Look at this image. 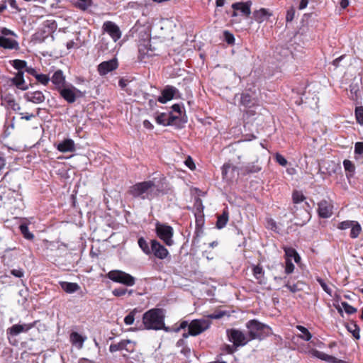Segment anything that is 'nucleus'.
<instances>
[{"mask_svg": "<svg viewBox=\"0 0 363 363\" xmlns=\"http://www.w3.org/2000/svg\"><path fill=\"white\" fill-rule=\"evenodd\" d=\"M13 84L21 90H26L28 86L25 85L23 72H18L16 76L11 79Z\"/></svg>", "mask_w": 363, "mask_h": 363, "instance_id": "nucleus-26", "label": "nucleus"}, {"mask_svg": "<svg viewBox=\"0 0 363 363\" xmlns=\"http://www.w3.org/2000/svg\"><path fill=\"white\" fill-rule=\"evenodd\" d=\"M222 175L223 179H232L236 175H239V169L237 167L231 164L230 162L225 163L222 167Z\"/></svg>", "mask_w": 363, "mask_h": 363, "instance_id": "nucleus-15", "label": "nucleus"}, {"mask_svg": "<svg viewBox=\"0 0 363 363\" xmlns=\"http://www.w3.org/2000/svg\"><path fill=\"white\" fill-rule=\"evenodd\" d=\"M341 306L347 314H353L357 311V309L354 307L352 306L347 302H342Z\"/></svg>", "mask_w": 363, "mask_h": 363, "instance_id": "nucleus-45", "label": "nucleus"}, {"mask_svg": "<svg viewBox=\"0 0 363 363\" xmlns=\"http://www.w3.org/2000/svg\"><path fill=\"white\" fill-rule=\"evenodd\" d=\"M91 0H77L75 4L77 7L84 11L91 6Z\"/></svg>", "mask_w": 363, "mask_h": 363, "instance_id": "nucleus-40", "label": "nucleus"}, {"mask_svg": "<svg viewBox=\"0 0 363 363\" xmlns=\"http://www.w3.org/2000/svg\"><path fill=\"white\" fill-rule=\"evenodd\" d=\"M143 323L146 330H167L164 324V315L160 308H152L146 311L143 315Z\"/></svg>", "mask_w": 363, "mask_h": 363, "instance_id": "nucleus-2", "label": "nucleus"}, {"mask_svg": "<svg viewBox=\"0 0 363 363\" xmlns=\"http://www.w3.org/2000/svg\"><path fill=\"white\" fill-rule=\"evenodd\" d=\"M7 335L11 336H17L20 333H22V326L21 324H15L11 327L9 328L6 330Z\"/></svg>", "mask_w": 363, "mask_h": 363, "instance_id": "nucleus-35", "label": "nucleus"}, {"mask_svg": "<svg viewBox=\"0 0 363 363\" xmlns=\"http://www.w3.org/2000/svg\"><path fill=\"white\" fill-rule=\"evenodd\" d=\"M118 67L116 59H112L108 61H104L98 65V72L100 75L104 76L108 72L115 70Z\"/></svg>", "mask_w": 363, "mask_h": 363, "instance_id": "nucleus-13", "label": "nucleus"}, {"mask_svg": "<svg viewBox=\"0 0 363 363\" xmlns=\"http://www.w3.org/2000/svg\"><path fill=\"white\" fill-rule=\"evenodd\" d=\"M52 84L55 86V89L59 91L65 86V77L62 70H57L51 78Z\"/></svg>", "mask_w": 363, "mask_h": 363, "instance_id": "nucleus-21", "label": "nucleus"}, {"mask_svg": "<svg viewBox=\"0 0 363 363\" xmlns=\"http://www.w3.org/2000/svg\"><path fill=\"white\" fill-rule=\"evenodd\" d=\"M152 253L160 259H164L169 256L167 249L156 240H152Z\"/></svg>", "mask_w": 363, "mask_h": 363, "instance_id": "nucleus-12", "label": "nucleus"}, {"mask_svg": "<svg viewBox=\"0 0 363 363\" xmlns=\"http://www.w3.org/2000/svg\"><path fill=\"white\" fill-rule=\"evenodd\" d=\"M229 219V215L228 212L227 211H224L223 213L218 216L217 222H216V227L218 229L223 228Z\"/></svg>", "mask_w": 363, "mask_h": 363, "instance_id": "nucleus-31", "label": "nucleus"}, {"mask_svg": "<svg viewBox=\"0 0 363 363\" xmlns=\"http://www.w3.org/2000/svg\"><path fill=\"white\" fill-rule=\"evenodd\" d=\"M248 329V337L250 340H262L269 333V327L259 322L257 320H250L246 324Z\"/></svg>", "mask_w": 363, "mask_h": 363, "instance_id": "nucleus-3", "label": "nucleus"}, {"mask_svg": "<svg viewBox=\"0 0 363 363\" xmlns=\"http://www.w3.org/2000/svg\"><path fill=\"white\" fill-rule=\"evenodd\" d=\"M181 353L183 354L185 357H188L189 355H190V353H191V350L189 347H188L186 345L184 346L182 350H181Z\"/></svg>", "mask_w": 363, "mask_h": 363, "instance_id": "nucleus-62", "label": "nucleus"}, {"mask_svg": "<svg viewBox=\"0 0 363 363\" xmlns=\"http://www.w3.org/2000/svg\"><path fill=\"white\" fill-rule=\"evenodd\" d=\"M26 72H28V74H30V75L33 76L35 78V76H37L38 74L34 68L30 67H26Z\"/></svg>", "mask_w": 363, "mask_h": 363, "instance_id": "nucleus-61", "label": "nucleus"}, {"mask_svg": "<svg viewBox=\"0 0 363 363\" xmlns=\"http://www.w3.org/2000/svg\"><path fill=\"white\" fill-rule=\"evenodd\" d=\"M178 116H173L170 113L167 114L164 113L159 114L156 117V121L158 124L163 125H169L172 123V122L177 118Z\"/></svg>", "mask_w": 363, "mask_h": 363, "instance_id": "nucleus-23", "label": "nucleus"}, {"mask_svg": "<svg viewBox=\"0 0 363 363\" xmlns=\"http://www.w3.org/2000/svg\"><path fill=\"white\" fill-rule=\"evenodd\" d=\"M6 2H7L12 9H14L16 11H20V9L18 6L16 0H6Z\"/></svg>", "mask_w": 363, "mask_h": 363, "instance_id": "nucleus-57", "label": "nucleus"}, {"mask_svg": "<svg viewBox=\"0 0 363 363\" xmlns=\"http://www.w3.org/2000/svg\"><path fill=\"white\" fill-rule=\"evenodd\" d=\"M155 230L157 237L167 245L171 246L173 245L174 241L172 240V237L174 230L171 226L165 224L157 223Z\"/></svg>", "mask_w": 363, "mask_h": 363, "instance_id": "nucleus-5", "label": "nucleus"}, {"mask_svg": "<svg viewBox=\"0 0 363 363\" xmlns=\"http://www.w3.org/2000/svg\"><path fill=\"white\" fill-rule=\"evenodd\" d=\"M228 340L235 347L245 345L250 340L248 335L238 329L227 330Z\"/></svg>", "mask_w": 363, "mask_h": 363, "instance_id": "nucleus-6", "label": "nucleus"}, {"mask_svg": "<svg viewBox=\"0 0 363 363\" xmlns=\"http://www.w3.org/2000/svg\"><path fill=\"white\" fill-rule=\"evenodd\" d=\"M311 357H316L321 360H324L328 363H345L344 361L337 359L336 357L325 354L323 352L318 351L317 350H313L310 352Z\"/></svg>", "mask_w": 363, "mask_h": 363, "instance_id": "nucleus-17", "label": "nucleus"}, {"mask_svg": "<svg viewBox=\"0 0 363 363\" xmlns=\"http://www.w3.org/2000/svg\"><path fill=\"white\" fill-rule=\"evenodd\" d=\"M211 325L209 320L196 319L192 320L189 325V334L191 336H196L206 330Z\"/></svg>", "mask_w": 363, "mask_h": 363, "instance_id": "nucleus-7", "label": "nucleus"}, {"mask_svg": "<svg viewBox=\"0 0 363 363\" xmlns=\"http://www.w3.org/2000/svg\"><path fill=\"white\" fill-rule=\"evenodd\" d=\"M252 5V2L251 1L235 2L232 4V8L235 11H240L243 16L247 18L251 14Z\"/></svg>", "mask_w": 363, "mask_h": 363, "instance_id": "nucleus-14", "label": "nucleus"}, {"mask_svg": "<svg viewBox=\"0 0 363 363\" xmlns=\"http://www.w3.org/2000/svg\"><path fill=\"white\" fill-rule=\"evenodd\" d=\"M35 79L38 82L43 85L48 84L50 80L49 76L44 74H38V75L35 76Z\"/></svg>", "mask_w": 363, "mask_h": 363, "instance_id": "nucleus-43", "label": "nucleus"}, {"mask_svg": "<svg viewBox=\"0 0 363 363\" xmlns=\"http://www.w3.org/2000/svg\"><path fill=\"white\" fill-rule=\"evenodd\" d=\"M354 220H345L340 223L338 225V228L341 230H346L348 228H351L352 225L354 224Z\"/></svg>", "mask_w": 363, "mask_h": 363, "instance_id": "nucleus-48", "label": "nucleus"}, {"mask_svg": "<svg viewBox=\"0 0 363 363\" xmlns=\"http://www.w3.org/2000/svg\"><path fill=\"white\" fill-rule=\"evenodd\" d=\"M120 350H125L132 352L134 350V345L130 340H123L116 344H111L109 347L111 352H115Z\"/></svg>", "mask_w": 363, "mask_h": 363, "instance_id": "nucleus-11", "label": "nucleus"}, {"mask_svg": "<svg viewBox=\"0 0 363 363\" xmlns=\"http://www.w3.org/2000/svg\"><path fill=\"white\" fill-rule=\"evenodd\" d=\"M61 288L68 294H72L77 291L80 286L77 283L67 282V281H60L59 282Z\"/></svg>", "mask_w": 363, "mask_h": 363, "instance_id": "nucleus-27", "label": "nucleus"}, {"mask_svg": "<svg viewBox=\"0 0 363 363\" xmlns=\"http://www.w3.org/2000/svg\"><path fill=\"white\" fill-rule=\"evenodd\" d=\"M20 231L23 237L29 240H32L34 238V235L29 231L27 224H21L19 226Z\"/></svg>", "mask_w": 363, "mask_h": 363, "instance_id": "nucleus-36", "label": "nucleus"}, {"mask_svg": "<svg viewBox=\"0 0 363 363\" xmlns=\"http://www.w3.org/2000/svg\"><path fill=\"white\" fill-rule=\"evenodd\" d=\"M57 150L62 152H72L74 150V141L71 139H65L57 145Z\"/></svg>", "mask_w": 363, "mask_h": 363, "instance_id": "nucleus-25", "label": "nucleus"}, {"mask_svg": "<svg viewBox=\"0 0 363 363\" xmlns=\"http://www.w3.org/2000/svg\"><path fill=\"white\" fill-rule=\"evenodd\" d=\"M297 330H298L301 334L299 335V337L305 341H309L312 338V335L309 332V330L302 325H296Z\"/></svg>", "mask_w": 363, "mask_h": 363, "instance_id": "nucleus-34", "label": "nucleus"}, {"mask_svg": "<svg viewBox=\"0 0 363 363\" xmlns=\"http://www.w3.org/2000/svg\"><path fill=\"white\" fill-rule=\"evenodd\" d=\"M292 198H293V201L294 203H301V202L303 201L304 199H306L304 195L301 191H295L293 193Z\"/></svg>", "mask_w": 363, "mask_h": 363, "instance_id": "nucleus-41", "label": "nucleus"}, {"mask_svg": "<svg viewBox=\"0 0 363 363\" xmlns=\"http://www.w3.org/2000/svg\"><path fill=\"white\" fill-rule=\"evenodd\" d=\"M284 286L286 287L292 293H295L301 290V289L298 287V283L291 284L289 281L285 284Z\"/></svg>", "mask_w": 363, "mask_h": 363, "instance_id": "nucleus-47", "label": "nucleus"}, {"mask_svg": "<svg viewBox=\"0 0 363 363\" xmlns=\"http://www.w3.org/2000/svg\"><path fill=\"white\" fill-rule=\"evenodd\" d=\"M107 277L111 281L127 286H133L135 284V277L121 270H111L108 273Z\"/></svg>", "mask_w": 363, "mask_h": 363, "instance_id": "nucleus-4", "label": "nucleus"}, {"mask_svg": "<svg viewBox=\"0 0 363 363\" xmlns=\"http://www.w3.org/2000/svg\"><path fill=\"white\" fill-rule=\"evenodd\" d=\"M102 32L107 33L114 42H117L122 35L119 26L113 21H106L102 25Z\"/></svg>", "mask_w": 363, "mask_h": 363, "instance_id": "nucleus-8", "label": "nucleus"}, {"mask_svg": "<svg viewBox=\"0 0 363 363\" xmlns=\"http://www.w3.org/2000/svg\"><path fill=\"white\" fill-rule=\"evenodd\" d=\"M60 96L68 103L72 104L76 101L77 97V93L80 91L74 86L72 87H63L58 91Z\"/></svg>", "mask_w": 363, "mask_h": 363, "instance_id": "nucleus-10", "label": "nucleus"}, {"mask_svg": "<svg viewBox=\"0 0 363 363\" xmlns=\"http://www.w3.org/2000/svg\"><path fill=\"white\" fill-rule=\"evenodd\" d=\"M127 292H128V289H124V288H117L112 291V294L115 296H118V297L124 296L125 294H127Z\"/></svg>", "mask_w": 363, "mask_h": 363, "instance_id": "nucleus-51", "label": "nucleus"}, {"mask_svg": "<svg viewBox=\"0 0 363 363\" xmlns=\"http://www.w3.org/2000/svg\"><path fill=\"white\" fill-rule=\"evenodd\" d=\"M12 275L16 277L21 278L24 275V272L22 269H14L11 271Z\"/></svg>", "mask_w": 363, "mask_h": 363, "instance_id": "nucleus-54", "label": "nucleus"}, {"mask_svg": "<svg viewBox=\"0 0 363 363\" xmlns=\"http://www.w3.org/2000/svg\"><path fill=\"white\" fill-rule=\"evenodd\" d=\"M343 165L346 171L351 173L354 172V166L351 160H343Z\"/></svg>", "mask_w": 363, "mask_h": 363, "instance_id": "nucleus-50", "label": "nucleus"}, {"mask_svg": "<svg viewBox=\"0 0 363 363\" xmlns=\"http://www.w3.org/2000/svg\"><path fill=\"white\" fill-rule=\"evenodd\" d=\"M316 281L318 282V284L320 285V286L325 293H327L330 296H332V289L327 285V284L323 279L317 277Z\"/></svg>", "mask_w": 363, "mask_h": 363, "instance_id": "nucleus-42", "label": "nucleus"}, {"mask_svg": "<svg viewBox=\"0 0 363 363\" xmlns=\"http://www.w3.org/2000/svg\"><path fill=\"white\" fill-rule=\"evenodd\" d=\"M355 116L357 121L359 124L363 125V107L359 106L356 108Z\"/></svg>", "mask_w": 363, "mask_h": 363, "instance_id": "nucleus-44", "label": "nucleus"}, {"mask_svg": "<svg viewBox=\"0 0 363 363\" xmlns=\"http://www.w3.org/2000/svg\"><path fill=\"white\" fill-rule=\"evenodd\" d=\"M224 37H225L226 42L228 44H233L235 41L234 35L232 33H230L229 31L226 30L224 32Z\"/></svg>", "mask_w": 363, "mask_h": 363, "instance_id": "nucleus-53", "label": "nucleus"}, {"mask_svg": "<svg viewBox=\"0 0 363 363\" xmlns=\"http://www.w3.org/2000/svg\"><path fill=\"white\" fill-rule=\"evenodd\" d=\"M36 323H37V321L35 320V321H34L33 323H30L22 324L21 325V326H22V333H27L30 329L34 328L35 326Z\"/></svg>", "mask_w": 363, "mask_h": 363, "instance_id": "nucleus-52", "label": "nucleus"}, {"mask_svg": "<svg viewBox=\"0 0 363 363\" xmlns=\"http://www.w3.org/2000/svg\"><path fill=\"white\" fill-rule=\"evenodd\" d=\"M318 215L323 218H328L333 215V206L325 200L321 201L318 203Z\"/></svg>", "mask_w": 363, "mask_h": 363, "instance_id": "nucleus-16", "label": "nucleus"}, {"mask_svg": "<svg viewBox=\"0 0 363 363\" xmlns=\"http://www.w3.org/2000/svg\"><path fill=\"white\" fill-rule=\"evenodd\" d=\"M0 46L5 49H16L18 47V43L14 39L0 36Z\"/></svg>", "mask_w": 363, "mask_h": 363, "instance_id": "nucleus-24", "label": "nucleus"}, {"mask_svg": "<svg viewBox=\"0 0 363 363\" xmlns=\"http://www.w3.org/2000/svg\"><path fill=\"white\" fill-rule=\"evenodd\" d=\"M284 250L285 252L286 260L289 259H294L296 264H298L301 262V257L295 249L292 247H284Z\"/></svg>", "mask_w": 363, "mask_h": 363, "instance_id": "nucleus-29", "label": "nucleus"}, {"mask_svg": "<svg viewBox=\"0 0 363 363\" xmlns=\"http://www.w3.org/2000/svg\"><path fill=\"white\" fill-rule=\"evenodd\" d=\"M24 98L30 102L34 104H41L45 101V96L40 91H35L33 92H28L25 94Z\"/></svg>", "mask_w": 363, "mask_h": 363, "instance_id": "nucleus-19", "label": "nucleus"}, {"mask_svg": "<svg viewBox=\"0 0 363 363\" xmlns=\"http://www.w3.org/2000/svg\"><path fill=\"white\" fill-rule=\"evenodd\" d=\"M26 62L21 60H14L12 61L13 67L18 70V72H23L22 69L26 68Z\"/></svg>", "mask_w": 363, "mask_h": 363, "instance_id": "nucleus-39", "label": "nucleus"}, {"mask_svg": "<svg viewBox=\"0 0 363 363\" xmlns=\"http://www.w3.org/2000/svg\"><path fill=\"white\" fill-rule=\"evenodd\" d=\"M184 164L191 170H194L196 168V165L194 162V160H184Z\"/></svg>", "mask_w": 363, "mask_h": 363, "instance_id": "nucleus-60", "label": "nucleus"}, {"mask_svg": "<svg viewBox=\"0 0 363 363\" xmlns=\"http://www.w3.org/2000/svg\"><path fill=\"white\" fill-rule=\"evenodd\" d=\"M158 54L155 52V49L151 48L150 43L140 45L139 48L138 58L141 61L146 62V60Z\"/></svg>", "mask_w": 363, "mask_h": 363, "instance_id": "nucleus-9", "label": "nucleus"}, {"mask_svg": "<svg viewBox=\"0 0 363 363\" xmlns=\"http://www.w3.org/2000/svg\"><path fill=\"white\" fill-rule=\"evenodd\" d=\"M223 316V312H218L216 313H213L208 315V318L211 319H219Z\"/></svg>", "mask_w": 363, "mask_h": 363, "instance_id": "nucleus-64", "label": "nucleus"}, {"mask_svg": "<svg viewBox=\"0 0 363 363\" xmlns=\"http://www.w3.org/2000/svg\"><path fill=\"white\" fill-rule=\"evenodd\" d=\"M294 264L291 259L285 261V273L287 274H291L294 270Z\"/></svg>", "mask_w": 363, "mask_h": 363, "instance_id": "nucleus-46", "label": "nucleus"}, {"mask_svg": "<svg viewBox=\"0 0 363 363\" xmlns=\"http://www.w3.org/2000/svg\"><path fill=\"white\" fill-rule=\"evenodd\" d=\"M69 340L72 345L78 349H82L84 342L86 340V337L80 335L77 332H72L69 335Z\"/></svg>", "mask_w": 363, "mask_h": 363, "instance_id": "nucleus-22", "label": "nucleus"}, {"mask_svg": "<svg viewBox=\"0 0 363 363\" xmlns=\"http://www.w3.org/2000/svg\"><path fill=\"white\" fill-rule=\"evenodd\" d=\"M252 272L255 278L257 280V282L259 284H264L266 283L264 279V272L261 266H254L252 268Z\"/></svg>", "mask_w": 363, "mask_h": 363, "instance_id": "nucleus-28", "label": "nucleus"}, {"mask_svg": "<svg viewBox=\"0 0 363 363\" xmlns=\"http://www.w3.org/2000/svg\"><path fill=\"white\" fill-rule=\"evenodd\" d=\"M138 243L140 249L145 255H150L152 254V246L150 247H149V244L144 238H140L138 239Z\"/></svg>", "mask_w": 363, "mask_h": 363, "instance_id": "nucleus-33", "label": "nucleus"}, {"mask_svg": "<svg viewBox=\"0 0 363 363\" xmlns=\"http://www.w3.org/2000/svg\"><path fill=\"white\" fill-rule=\"evenodd\" d=\"M177 89L171 86H166L162 91L161 96L158 98V101L162 104H165L173 99Z\"/></svg>", "mask_w": 363, "mask_h": 363, "instance_id": "nucleus-18", "label": "nucleus"}, {"mask_svg": "<svg viewBox=\"0 0 363 363\" xmlns=\"http://www.w3.org/2000/svg\"><path fill=\"white\" fill-rule=\"evenodd\" d=\"M240 104L245 107L250 108L255 103L251 95L248 93H242L240 95Z\"/></svg>", "mask_w": 363, "mask_h": 363, "instance_id": "nucleus-32", "label": "nucleus"}, {"mask_svg": "<svg viewBox=\"0 0 363 363\" xmlns=\"http://www.w3.org/2000/svg\"><path fill=\"white\" fill-rule=\"evenodd\" d=\"M295 11L294 9H290L287 11L286 16V21L289 22L293 21L294 18Z\"/></svg>", "mask_w": 363, "mask_h": 363, "instance_id": "nucleus-55", "label": "nucleus"}, {"mask_svg": "<svg viewBox=\"0 0 363 363\" xmlns=\"http://www.w3.org/2000/svg\"><path fill=\"white\" fill-rule=\"evenodd\" d=\"M354 152L357 154L363 153V143L359 142L355 144Z\"/></svg>", "mask_w": 363, "mask_h": 363, "instance_id": "nucleus-56", "label": "nucleus"}, {"mask_svg": "<svg viewBox=\"0 0 363 363\" xmlns=\"http://www.w3.org/2000/svg\"><path fill=\"white\" fill-rule=\"evenodd\" d=\"M20 115H21V119H24L26 121H30L31 118L35 117L34 114L28 113H20Z\"/></svg>", "mask_w": 363, "mask_h": 363, "instance_id": "nucleus-59", "label": "nucleus"}, {"mask_svg": "<svg viewBox=\"0 0 363 363\" xmlns=\"http://www.w3.org/2000/svg\"><path fill=\"white\" fill-rule=\"evenodd\" d=\"M346 328H347V330L352 334L353 337L355 339H357V340L359 339L360 329H359V327L356 324L355 322L352 321V322L348 323L346 325Z\"/></svg>", "mask_w": 363, "mask_h": 363, "instance_id": "nucleus-30", "label": "nucleus"}, {"mask_svg": "<svg viewBox=\"0 0 363 363\" xmlns=\"http://www.w3.org/2000/svg\"><path fill=\"white\" fill-rule=\"evenodd\" d=\"M223 350L228 354H231L234 352L233 347L229 345H225L223 347Z\"/></svg>", "mask_w": 363, "mask_h": 363, "instance_id": "nucleus-63", "label": "nucleus"}, {"mask_svg": "<svg viewBox=\"0 0 363 363\" xmlns=\"http://www.w3.org/2000/svg\"><path fill=\"white\" fill-rule=\"evenodd\" d=\"M9 104L11 105L12 109L14 111H18L21 110L20 105L18 103H16L14 100L10 101Z\"/></svg>", "mask_w": 363, "mask_h": 363, "instance_id": "nucleus-58", "label": "nucleus"}, {"mask_svg": "<svg viewBox=\"0 0 363 363\" xmlns=\"http://www.w3.org/2000/svg\"><path fill=\"white\" fill-rule=\"evenodd\" d=\"M138 312L137 308H134L132 311H130L124 318V323L127 325H130L133 324L135 320V315Z\"/></svg>", "mask_w": 363, "mask_h": 363, "instance_id": "nucleus-38", "label": "nucleus"}, {"mask_svg": "<svg viewBox=\"0 0 363 363\" xmlns=\"http://www.w3.org/2000/svg\"><path fill=\"white\" fill-rule=\"evenodd\" d=\"M128 192L134 198L152 200L158 194L159 190L155 183L149 180L136 183L130 186Z\"/></svg>", "mask_w": 363, "mask_h": 363, "instance_id": "nucleus-1", "label": "nucleus"}, {"mask_svg": "<svg viewBox=\"0 0 363 363\" xmlns=\"http://www.w3.org/2000/svg\"><path fill=\"white\" fill-rule=\"evenodd\" d=\"M362 231V227L357 221H354L351 227L350 237L352 238H357Z\"/></svg>", "mask_w": 363, "mask_h": 363, "instance_id": "nucleus-37", "label": "nucleus"}, {"mask_svg": "<svg viewBox=\"0 0 363 363\" xmlns=\"http://www.w3.org/2000/svg\"><path fill=\"white\" fill-rule=\"evenodd\" d=\"M252 14L253 18L258 23H261L264 21L268 20L272 15L269 10L264 8L254 11Z\"/></svg>", "mask_w": 363, "mask_h": 363, "instance_id": "nucleus-20", "label": "nucleus"}, {"mask_svg": "<svg viewBox=\"0 0 363 363\" xmlns=\"http://www.w3.org/2000/svg\"><path fill=\"white\" fill-rule=\"evenodd\" d=\"M43 25L45 27L48 28L49 31L54 30L57 27L56 22L54 20H47L44 21Z\"/></svg>", "mask_w": 363, "mask_h": 363, "instance_id": "nucleus-49", "label": "nucleus"}]
</instances>
